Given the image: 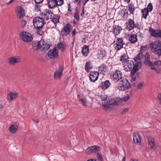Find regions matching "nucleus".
Wrapping results in <instances>:
<instances>
[{
    "mask_svg": "<svg viewBox=\"0 0 161 161\" xmlns=\"http://www.w3.org/2000/svg\"><path fill=\"white\" fill-rule=\"evenodd\" d=\"M129 110L128 108H125L121 112L122 114H124L125 113L127 112Z\"/></svg>",
    "mask_w": 161,
    "mask_h": 161,
    "instance_id": "obj_55",
    "label": "nucleus"
},
{
    "mask_svg": "<svg viewBox=\"0 0 161 161\" xmlns=\"http://www.w3.org/2000/svg\"><path fill=\"white\" fill-rule=\"evenodd\" d=\"M148 142L151 146V148H153L155 145V143L153 138L152 137H148L147 138Z\"/></svg>",
    "mask_w": 161,
    "mask_h": 161,
    "instance_id": "obj_30",
    "label": "nucleus"
},
{
    "mask_svg": "<svg viewBox=\"0 0 161 161\" xmlns=\"http://www.w3.org/2000/svg\"><path fill=\"white\" fill-rule=\"evenodd\" d=\"M138 66H136L134 70H132L130 72V75L131 77V81L132 82H133L136 80V77L138 76V73H137V71L140 69H138Z\"/></svg>",
    "mask_w": 161,
    "mask_h": 161,
    "instance_id": "obj_19",
    "label": "nucleus"
},
{
    "mask_svg": "<svg viewBox=\"0 0 161 161\" xmlns=\"http://www.w3.org/2000/svg\"><path fill=\"white\" fill-rule=\"evenodd\" d=\"M75 13H79L78 8L77 7H76L75 8Z\"/></svg>",
    "mask_w": 161,
    "mask_h": 161,
    "instance_id": "obj_60",
    "label": "nucleus"
},
{
    "mask_svg": "<svg viewBox=\"0 0 161 161\" xmlns=\"http://www.w3.org/2000/svg\"><path fill=\"white\" fill-rule=\"evenodd\" d=\"M63 67L62 66H60L58 69L56 71L54 74V78L57 79L60 78V76L63 75Z\"/></svg>",
    "mask_w": 161,
    "mask_h": 161,
    "instance_id": "obj_21",
    "label": "nucleus"
},
{
    "mask_svg": "<svg viewBox=\"0 0 161 161\" xmlns=\"http://www.w3.org/2000/svg\"><path fill=\"white\" fill-rule=\"evenodd\" d=\"M35 10L36 12H38L40 10V7L37 4H35L34 5Z\"/></svg>",
    "mask_w": 161,
    "mask_h": 161,
    "instance_id": "obj_51",
    "label": "nucleus"
},
{
    "mask_svg": "<svg viewBox=\"0 0 161 161\" xmlns=\"http://www.w3.org/2000/svg\"><path fill=\"white\" fill-rule=\"evenodd\" d=\"M58 50L56 47L50 50L48 53V57L51 58H55L58 56Z\"/></svg>",
    "mask_w": 161,
    "mask_h": 161,
    "instance_id": "obj_15",
    "label": "nucleus"
},
{
    "mask_svg": "<svg viewBox=\"0 0 161 161\" xmlns=\"http://www.w3.org/2000/svg\"><path fill=\"white\" fill-rule=\"evenodd\" d=\"M142 17L146 19H147V16L148 15L149 12H150L147 10L146 8L142 9Z\"/></svg>",
    "mask_w": 161,
    "mask_h": 161,
    "instance_id": "obj_36",
    "label": "nucleus"
},
{
    "mask_svg": "<svg viewBox=\"0 0 161 161\" xmlns=\"http://www.w3.org/2000/svg\"><path fill=\"white\" fill-rule=\"evenodd\" d=\"M71 26V24L68 23L62 28L61 31V34L62 36H67L70 33Z\"/></svg>",
    "mask_w": 161,
    "mask_h": 161,
    "instance_id": "obj_11",
    "label": "nucleus"
},
{
    "mask_svg": "<svg viewBox=\"0 0 161 161\" xmlns=\"http://www.w3.org/2000/svg\"><path fill=\"white\" fill-rule=\"evenodd\" d=\"M82 2L83 3V8H85V6L86 5V3H87V2L83 0L82 1Z\"/></svg>",
    "mask_w": 161,
    "mask_h": 161,
    "instance_id": "obj_58",
    "label": "nucleus"
},
{
    "mask_svg": "<svg viewBox=\"0 0 161 161\" xmlns=\"http://www.w3.org/2000/svg\"><path fill=\"white\" fill-rule=\"evenodd\" d=\"M114 46H115V49L117 51L123 48V45L124 44L123 38H118L116 41L114 42Z\"/></svg>",
    "mask_w": 161,
    "mask_h": 161,
    "instance_id": "obj_8",
    "label": "nucleus"
},
{
    "mask_svg": "<svg viewBox=\"0 0 161 161\" xmlns=\"http://www.w3.org/2000/svg\"><path fill=\"white\" fill-rule=\"evenodd\" d=\"M42 28H40V29H37V34L39 35L42 36L44 34V31H43Z\"/></svg>",
    "mask_w": 161,
    "mask_h": 161,
    "instance_id": "obj_43",
    "label": "nucleus"
},
{
    "mask_svg": "<svg viewBox=\"0 0 161 161\" xmlns=\"http://www.w3.org/2000/svg\"><path fill=\"white\" fill-rule=\"evenodd\" d=\"M100 150V147L96 145L89 147L86 149V153L88 154H92L97 153L99 152Z\"/></svg>",
    "mask_w": 161,
    "mask_h": 161,
    "instance_id": "obj_9",
    "label": "nucleus"
},
{
    "mask_svg": "<svg viewBox=\"0 0 161 161\" xmlns=\"http://www.w3.org/2000/svg\"><path fill=\"white\" fill-rule=\"evenodd\" d=\"M98 72L96 71H91L89 73V79L91 82H95L98 79L99 76Z\"/></svg>",
    "mask_w": 161,
    "mask_h": 161,
    "instance_id": "obj_14",
    "label": "nucleus"
},
{
    "mask_svg": "<svg viewBox=\"0 0 161 161\" xmlns=\"http://www.w3.org/2000/svg\"><path fill=\"white\" fill-rule=\"evenodd\" d=\"M21 60V58L19 56H16L9 58V63L12 64H14L15 63H19Z\"/></svg>",
    "mask_w": 161,
    "mask_h": 161,
    "instance_id": "obj_22",
    "label": "nucleus"
},
{
    "mask_svg": "<svg viewBox=\"0 0 161 161\" xmlns=\"http://www.w3.org/2000/svg\"><path fill=\"white\" fill-rule=\"evenodd\" d=\"M143 85L142 83H139L137 85V87L139 89H141L142 86Z\"/></svg>",
    "mask_w": 161,
    "mask_h": 161,
    "instance_id": "obj_57",
    "label": "nucleus"
},
{
    "mask_svg": "<svg viewBox=\"0 0 161 161\" xmlns=\"http://www.w3.org/2000/svg\"><path fill=\"white\" fill-rule=\"evenodd\" d=\"M51 21H49L48 24L51 23L53 22L54 24H56L57 23L59 22V18L58 19L53 18L51 19Z\"/></svg>",
    "mask_w": 161,
    "mask_h": 161,
    "instance_id": "obj_40",
    "label": "nucleus"
},
{
    "mask_svg": "<svg viewBox=\"0 0 161 161\" xmlns=\"http://www.w3.org/2000/svg\"><path fill=\"white\" fill-rule=\"evenodd\" d=\"M97 159H90L87 160V161H96Z\"/></svg>",
    "mask_w": 161,
    "mask_h": 161,
    "instance_id": "obj_61",
    "label": "nucleus"
},
{
    "mask_svg": "<svg viewBox=\"0 0 161 161\" xmlns=\"http://www.w3.org/2000/svg\"><path fill=\"white\" fill-rule=\"evenodd\" d=\"M18 127L16 125H11L8 128V130L12 134L15 133Z\"/></svg>",
    "mask_w": 161,
    "mask_h": 161,
    "instance_id": "obj_33",
    "label": "nucleus"
},
{
    "mask_svg": "<svg viewBox=\"0 0 161 161\" xmlns=\"http://www.w3.org/2000/svg\"><path fill=\"white\" fill-rule=\"evenodd\" d=\"M48 7L50 8H53L58 6V2L56 0H47Z\"/></svg>",
    "mask_w": 161,
    "mask_h": 161,
    "instance_id": "obj_24",
    "label": "nucleus"
},
{
    "mask_svg": "<svg viewBox=\"0 0 161 161\" xmlns=\"http://www.w3.org/2000/svg\"><path fill=\"white\" fill-rule=\"evenodd\" d=\"M119 89L121 91H124L131 87V85L126 79H123L119 82Z\"/></svg>",
    "mask_w": 161,
    "mask_h": 161,
    "instance_id": "obj_4",
    "label": "nucleus"
},
{
    "mask_svg": "<svg viewBox=\"0 0 161 161\" xmlns=\"http://www.w3.org/2000/svg\"><path fill=\"white\" fill-rule=\"evenodd\" d=\"M68 12H69L68 13L69 14H70L71 12V9L70 8H71V5L70 4H69L68 5Z\"/></svg>",
    "mask_w": 161,
    "mask_h": 161,
    "instance_id": "obj_54",
    "label": "nucleus"
},
{
    "mask_svg": "<svg viewBox=\"0 0 161 161\" xmlns=\"http://www.w3.org/2000/svg\"><path fill=\"white\" fill-rule=\"evenodd\" d=\"M101 98L103 101H105L107 99V96L101 95L100 96Z\"/></svg>",
    "mask_w": 161,
    "mask_h": 161,
    "instance_id": "obj_52",
    "label": "nucleus"
},
{
    "mask_svg": "<svg viewBox=\"0 0 161 161\" xmlns=\"http://www.w3.org/2000/svg\"><path fill=\"white\" fill-rule=\"evenodd\" d=\"M129 41L131 43H134L137 41V36L135 34H132L129 38Z\"/></svg>",
    "mask_w": 161,
    "mask_h": 161,
    "instance_id": "obj_26",
    "label": "nucleus"
},
{
    "mask_svg": "<svg viewBox=\"0 0 161 161\" xmlns=\"http://www.w3.org/2000/svg\"><path fill=\"white\" fill-rule=\"evenodd\" d=\"M92 67L91 65V62L90 61H89L86 63L85 66V69L86 72H89L90 70L92 69Z\"/></svg>",
    "mask_w": 161,
    "mask_h": 161,
    "instance_id": "obj_32",
    "label": "nucleus"
},
{
    "mask_svg": "<svg viewBox=\"0 0 161 161\" xmlns=\"http://www.w3.org/2000/svg\"><path fill=\"white\" fill-rule=\"evenodd\" d=\"M45 19L42 17H35L33 20V25L36 29L42 28L46 22Z\"/></svg>",
    "mask_w": 161,
    "mask_h": 161,
    "instance_id": "obj_3",
    "label": "nucleus"
},
{
    "mask_svg": "<svg viewBox=\"0 0 161 161\" xmlns=\"http://www.w3.org/2000/svg\"><path fill=\"white\" fill-rule=\"evenodd\" d=\"M85 8H82V12L80 14V15L81 16H82L83 15H84L85 14Z\"/></svg>",
    "mask_w": 161,
    "mask_h": 161,
    "instance_id": "obj_59",
    "label": "nucleus"
},
{
    "mask_svg": "<svg viewBox=\"0 0 161 161\" xmlns=\"http://www.w3.org/2000/svg\"><path fill=\"white\" fill-rule=\"evenodd\" d=\"M97 157L98 160L100 161H103V158L99 152L97 153Z\"/></svg>",
    "mask_w": 161,
    "mask_h": 161,
    "instance_id": "obj_46",
    "label": "nucleus"
},
{
    "mask_svg": "<svg viewBox=\"0 0 161 161\" xmlns=\"http://www.w3.org/2000/svg\"><path fill=\"white\" fill-rule=\"evenodd\" d=\"M106 53L105 50H101L100 51L99 53V56L100 57H102V59L103 60V58L105 57L106 55Z\"/></svg>",
    "mask_w": 161,
    "mask_h": 161,
    "instance_id": "obj_39",
    "label": "nucleus"
},
{
    "mask_svg": "<svg viewBox=\"0 0 161 161\" xmlns=\"http://www.w3.org/2000/svg\"><path fill=\"white\" fill-rule=\"evenodd\" d=\"M146 9H147L149 12H151L153 9V6L151 3H150L147 5V7L146 8Z\"/></svg>",
    "mask_w": 161,
    "mask_h": 161,
    "instance_id": "obj_41",
    "label": "nucleus"
},
{
    "mask_svg": "<svg viewBox=\"0 0 161 161\" xmlns=\"http://www.w3.org/2000/svg\"><path fill=\"white\" fill-rule=\"evenodd\" d=\"M20 37L24 42H29L33 39L31 34L26 31H23L20 33Z\"/></svg>",
    "mask_w": 161,
    "mask_h": 161,
    "instance_id": "obj_6",
    "label": "nucleus"
},
{
    "mask_svg": "<svg viewBox=\"0 0 161 161\" xmlns=\"http://www.w3.org/2000/svg\"><path fill=\"white\" fill-rule=\"evenodd\" d=\"M35 3H36L39 4L42 3L43 0H34Z\"/></svg>",
    "mask_w": 161,
    "mask_h": 161,
    "instance_id": "obj_56",
    "label": "nucleus"
},
{
    "mask_svg": "<svg viewBox=\"0 0 161 161\" xmlns=\"http://www.w3.org/2000/svg\"><path fill=\"white\" fill-rule=\"evenodd\" d=\"M113 32L115 36H116L119 34L122 30V28L119 25H114L113 26Z\"/></svg>",
    "mask_w": 161,
    "mask_h": 161,
    "instance_id": "obj_23",
    "label": "nucleus"
},
{
    "mask_svg": "<svg viewBox=\"0 0 161 161\" xmlns=\"http://www.w3.org/2000/svg\"><path fill=\"white\" fill-rule=\"evenodd\" d=\"M154 51H152L154 54L156 55L159 57L161 56V48L156 49Z\"/></svg>",
    "mask_w": 161,
    "mask_h": 161,
    "instance_id": "obj_37",
    "label": "nucleus"
},
{
    "mask_svg": "<svg viewBox=\"0 0 161 161\" xmlns=\"http://www.w3.org/2000/svg\"><path fill=\"white\" fill-rule=\"evenodd\" d=\"M81 53L84 57L87 56L89 53V46L84 45L82 48Z\"/></svg>",
    "mask_w": 161,
    "mask_h": 161,
    "instance_id": "obj_25",
    "label": "nucleus"
},
{
    "mask_svg": "<svg viewBox=\"0 0 161 161\" xmlns=\"http://www.w3.org/2000/svg\"><path fill=\"white\" fill-rule=\"evenodd\" d=\"M150 55L149 53L147 52L144 55V60L143 63L148 66H152L153 63L150 60Z\"/></svg>",
    "mask_w": 161,
    "mask_h": 161,
    "instance_id": "obj_20",
    "label": "nucleus"
},
{
    "mask_svg": "<svg viewBox=\"0 0 161 161\" xmlns=\"http://www.w3.org/2000/svg\"><path fill=\"white\" fill-rule=\"evenodd\" d=\"M110 78L115 82H118L122 77V74L120 71L116 70L112 71L110 74Z\"/></svg>",
    "mask_w": 161,
    "mask_h": 161,
    "instance_id": "obj_5",
    "label": "nucleus"
},
{
    "mask_svg": "<svg viewBox=\"0 0 161 161\" xmlns=\"http://www.w3.org/2000/svg\"><path fill=\"white\" fill-rule=\"evenodd\" d=\"M18 95V92L12 91L7 95V100L9 102L11 100H15L17 98Z\"/></svg>",
    "mask_w": 161,
    "mask_h": 161,
    "instance_id": "obj_17",
    "label": "nucleus"
},
{
    "mask_svg": "<svg viewBox=\"0 0 161 161\" xmlns=\"http://www.w3.org/2000/svg\"><path fill=\"white\" fill-rule=\"evenodd\" d=\"M156 65L157 66H160L161 65V61L158 60L155 61L154 63H153V66Z\"/></svg>",
    "mask_w": 161,
    "mask_h": 161,
    "instance_id": "obj_48",
    "label": "nucleus"
},
{
    "mask_svg": "<svg viewBox=\"0 0 161 161\" xmlns=\"http://www.w3.org/2000/svg\"><path fill=\"white\" fill-rule=\"evenodd\" d=\"M137 65L138 67V69H141L142 67L141 62L139 61L135 63L133 60L129 59L124 63V67L126 71H130L134 70Z\"/></svg>",
    "mask_w": 161,
    "mask_h": 161,
    "instance_id": "obj_1",
    "label": "nucleus"
},
{
    "mask_svg": "<svg viewBox=\"0 0 161 161\" xmlns=\"http://www.w3.org/2000/svg\"><path fill=\"white\" fill-rule=\"evenodd\" d=\"M41 17L43 18L45 20H47L51 19L52 17V13L51 10L49 9H46L41 14Z\"/></svg>",
    "mask_w": 161,
    "mask_h": 161,
    "instance_id": "obj_13",
    "label": "nucleus"
},
{
    "mask_svg": "<svg viewBox=\"0 0 161 161\" xmlns=\"http://www.w3.org/2000/svg\"><path fill=\"white\" fill-rule=\"evenodd\" d=\"M149 30L152 36L155 37H161V30H155L152 28H149Z\"/></svg>",
    "mask_w": 161,
    "mask_h": 161,
    "instance_id": "obj_18",
    "label": "nucleus"
},
{
    "mask_svg": "<svg viewBox=\"0 0 161 161\" xmlns=\"http://www.w3.org/2000/svg\"><path fill=\"white\" fill-rule=\"evenodd\" d=\"M126 29L129 31H130L134 28L137 27L136 25L135 24L134 20L131 19L127 20V22L125 23Z\"/></svg>",
    "mask_w": 161,
    "mask_h": 161,
    "instance_id": "obj_12",
    "label": "nucleus"
},
{
    "mask_svg": "<svg viewBox=\"0 0 161 161\" xmlns=\"http://www.w3.org/2000/svg\"><path fill=\"white\" fill-rule=\"evenodd\" d=\"M130 58L126 55L125 53H123L120 57V60L123 63H125L127 60Z\"/></svg>",
    "mask_w": 161,
    "mask_h": 161,
    "instance_id": "obj_34",
    "label": "nucleus"
},
{
    "mask_svg": "<svg viewBox=\"0 0 161 161\" xmlns=\"http://www.w3.org/2000/svg\"><path fill=\"white\" fill-rule=\"evenodd\" d=\"M148 47L151 50L153 51L156 49L161 48V42L154 41L148 44Z\"/></svg>",
    "mask_w": 161,
    "mask_h": 161,
    "instance_id": "obj_10",
    "label": "nucleus"
},
{
    "mask_svg": "<svg viewBox=\"0 0 161 161\" xmlns=\"http://www.w3.org/2000/svg\"><path fill=\"white\" fill-rule=\"evenodd\" d=\"M157 99L159 101L160 104H161V93L158 94Z\"/></svg>",
    "mask_w": 161,
    "mask_h": 161,
    "instance_id": "obj_53",
    "label": "nucleus"
},
{
    "mask_svg": "<svg viewBox=\"0 0 161 161\" xmlns=\"http://www.w3.org/2000/svg\"><path fill=\"white\" fill-rule=\"evenodd\" d=\"M26 23V21L25 20L22 19L20 21V25L21 27H23L25 26Z\"/></svg>",
    "mask_w": 161,
    "mask_h": 161,
    "instance_id": "obj_44",
    "label": "nucleus"
},
{
    "mask_svg": "<svg viewBox=\"0 0 161 161\" xmlns=\"http://www.w3.org/2000/svg\"><path fill=\"white\" fill-rule=\"evenodd\" d=\"M133 141L135 143H138L141 142V139L139 134L135 133L133 135Z\"/></svg>",
    "mask_w": 161,
    "mask_h": 161,
    "instance_id": "obj_27",
    "label": "nucleus"
},
{
    "mask_svg": "<svg viewBox=\"0 0 161 161\" xmlns=\"http://www.w3.org/2000/svg\"><path fill=\"white\" fill-rule=\"evenodd\" d=\"M76 29H74L72 32V34L73 36H75V34Z\"/></svg>",
    "mask_w": 161,
    "mask_h": 161,
    "instance_id": "obj_62",
    "label": "nucleus"
},
{
    "mask_svg": "<svg viewBox=\"0 0 161 161\" xmlns=\"http://www.w3.org/2000/svg\"><path fill=\"white\" fill-rule=\"evenodd\" d=\"M99 68L101 71H103L105 72L108 71V67L103 64H102Z\"/></svg>",
    "mask_w": 161,
    "mask_h": 161,
    "instance_id": "obj_38",
    "label": "nucleus"
},
{
    "mask_svg": "<svg viewBox=\"0 0 161 161\" xmlns=\"http://www.w3.org/2000/svg\"><path fill=\"white\" fill-rule=\"evenodd\" d=\"M51 45V44L49 42L45 43L43 40H41L37 42V47L42 51H45L48 49Z\"/></svg>",
    "mask_w": 161,
    "mask_h": 161,
    "instance_id": "obj_7",
    "label": "nucleus"
},
{
    "mask_svg": "<svg viewBox=\"0 0 161 161\" xmlns=\"http://www.w3.org/2000/svg\"><path fill=\"white\" fill-rule=\"evenodd\" d=\"M130 98V96L128 94H126V95L124 96L123 97L122 99L123 102L127 101Z\"/></svg>",
    "mask_w": 161,
    "mask_h": 161,
    "instance_id": "obj_45",
    "label": "nucleus"
},
{
    "mask_svg": "<svg viewBox=\"0 0 161 161\" xmlns=\"http://www.w3.org/2000/svg\"><path fill=\"white\" fill-rule=\"evenodd\" d=\"M126 15H128V11L125 12V13H124L123 15L124 16H126Z\"/></svg>",
    "mask_w": 161,
    "mask_h": 161,
    "instance_id": "obj_64",
    "label": "nucleus"
},
{
    "mask_svg": "<svg viewBox=\"0 0 161 161\" xmlns=\"http://www.w3.org/2000/svg\"><path fill=\"white\" fill-rule=\"evenodd\" d=\"M111 83L109 80H107L102 81L99 86L103 91L108 89L111 86Z\"/></svg>",
    "mask_w": 161,
    "mask_h": 161,
    "instance_id": "obj_16",
    "label": "nucleus"
},
{
    "mask_svg": "<svg viewBox=\"0 0 161 161\" xmlns=\"http://www.w3.org/2000/svg\"><path fill=\"white\" fill-rule=\"evenodd\" d=\"M143 57V54L141 52L139 53L136 56H135L134 58V61L135 62L141 61V60Z\"/></svg>",
    "mask_w": 161,
    "mask_h": 161,
    "instance_id": "obj_31",
    "label": "nucleus"
},
{
    "mask_svg": "<svg viewBox=\"0 0 161 161\" xmlns=\"http://www.w3.org/2000/svg\"><path fill=\"white\" fill-rule=\"evenodd\" d=\"M137 7H136L133 3H130L128 6V10L130 14H133L134 10Z\"/></svg>",
    "mask_w": 161,
    "mask_h": 161,
    "instance_id": "obj_35",
    "label": "nucleus"
},
{
    "mask_svg": "<svg viewBox=\"0 0 161 161\" xmlns=\"http://www.w3.org/2000/svg\"><path fill=\"white\" fill-rule=\"evenodd\" d=\"M58 2V6H60L64 3V0H56Z\"/></svg>",
    "mask_w": 161,
    "mask_h": 161,
    "instance_id": "obj_50",
    "label": "nucleus"
},
{
    "mask_svg": "<svg viewBox=\"0 0 161 161\" xmlns=\"http://www.w3.org/2000/svg\"><path fill=\"white\" fill-rule=\"evenodd\" d=\"M17 12L20 14L19 16V18H22L23 17V14L25 12L23 8L21 6H18L17 7Z\"/></svg>",
    "mask_w": 161,
    "mask_h": 161,
    "instance_id": "obj_29",
    "label": "nucleus"
},
{
    "mask_svg": "<svg viewBox=\"0 0 161 161\" xmlns=\"http://www.w3.org/2000/svg\"><path fill=\"white\" fill-rule=\"evenodd\" d=\"M57 47L59 50L64 52L66 50V45L65 43L60 42L58 44Z\"/></svg>",
    "mask_w": 161,
    "mask_h": 161,
    "instance_id": "obj_28",
    "label": "nucleus"
},
{
    "mask_svg": "<svg viewBox=\"0 0 161 161\" xmlns=\"http://www.w3.org/2000/svg\"><path fill=\"white\" fill-rule=\"evenodd\" d=\"M147 49V45L145 46H142L140 48L141 52H144Z\"/></svg>",
    "mask_w": 161,
    "mask_h": 161,
    "instance_id": "obj_47",
    "label": "nucleus"
},
{
    "mask_svg": "<svg viewBox=\"0 0 161 161\" xmlns=\"http://www.w3.org/2000/svg\"><path fill=\"white\" fill-rule=\"evenodd\" d=\"M151 66V69L152 70H155L156 69L153 66Z\"/></svg>",
    "mask_w": 161,
    "mask_h": 161,
    "instance_id": "obj_63",
    "label": "nucleus"
},
{
    "mask_svg": "<svg viewBox=\"0 0 161 161\" xmlns=\"http://www.w3.org/2000/svg\"><path fill=\"white\" fill-rule=\"evenodd\" d=\"M122 98L117 97L115 99L110 98L104 106L106 108H110L113 107V106H116L118 103L123 102Z\"/></svg>",
    "mask_w": 161,
    "mask_h": 161,
    "instance_id": "obj_2",
    "label": "nucleus"
},
{
    "mask_svg": "<svg viewBox=\"0 0 161 161\" xmlns=\"http://www.w3.org/2000/svg\"><path fill=\"white\" fill-rule=\"evenodd\" d=\"M74 17L77 21H79L80 16L79 13H74Z\"/></svg>",
    "mask_w": 161,
    "mask_h": 161,
    "instance_id": "obj_49",
    "label": "nucleus"
},
{
    "mask_svg": "<svg viewBox=\"0 0 161 161\" xmlns=\"http://www.w3.org/2000/svg\"><path fill=\"white\" fill-rule=\"evenodd\" d=\"M79 101H80L83 106H86L87 103V100L85 98L79 99Z\"/></svg>",
    "mask_w": 161,
    "mask_h": 161,
    "instance_id": "obj_42",
    "label": "nucleus"
}]
</instances>
